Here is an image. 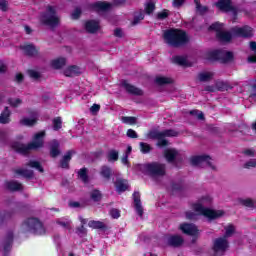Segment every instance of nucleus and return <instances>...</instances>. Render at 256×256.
Here are the masks:
<instances>
[{"instance_id":"1","label":"nucleus","mask_w":256,"mask_h":256,"mask_svg":"<svg viewBox=\"0 0 256 256\" xmlns=\"http://www.w3.org/2000/svg\"><path fill=\"white\" fill-rule=\"evenodd\" d=\"M213 198L206 195L202 197L197 203L193 204L192 209L194 212H186V218L194 220L203 215L208 221H213V219H221L225 217V211L223 210H213L205 207V205H211Z\"/></svg>"},{"instance_id":"2","label":"nucleus","mask_w":256,"mask_h":256,"mask_svg":"<svg viewBox=\"0 0 256 256\" xmlns=\"http://www.w3.org/2000/svg\"><path fill=\"white\" fill-rule=\"evenodd\" d=\"M210 31L216 32V37L221 41L222 43H229L233 37H253V28L250 26H244V27H234L232 28V33L229 31L223 30V24L219 22H215L209 27Z\"/></svg>"},{"instance_id":"3","label":"nucleus","mask_w":256,"mask_h":256,"mask_svg":"<svg viewBox=\"0 0 256 256\" xmlns=\"http://www.w3.org/2000/svg\"><path fill=\"white\" fill-rule=\"evenodd\" d=\"M44 139H45V131H41L34 135L33 141L28 145L21 144L19 142H14L12 144V149H15L17 153H21L22 155H27V153H29V151L31 150L40 149V147H43Z\"/></svg>"},{"instance_id":"4","label":"nucleus","mask_w":256,"mask_h":256,"mask_svg":"<svg viewBox=\"0 0 256 256\" xmlns=\"http://www.w3.org/2000/svg\"><path fill=\"white\" fill-rule=\"evenodd\" d=\"M163 37L165 43L171 45V47H181V45H185L189 41L187 34L179 29L166 30Z\"/></svg>"},{"instance_id":"5","label":"nucleus","mask_w":256,"mask_h":256,"mask_svg":"<svg viewBox=\"0 0 256 256\" xmlns=\"http://www.w3.org/2000/svg\"><path fill=\"white\" fill-rule=\"evenodd\" d=\"M21 233H33V235H45L47 230L41 222L37 218H28L24 220L20 226Z\"/></svg>"},{"instance_id":"6","label":"nucleus","mask_w":256,"mask_h":256,"mask_svg":"<svg viewBox=\"0 0 256 256\" xmlns=\"http://www.w3.org/2000/svg\"><path fill=\"white\" fill-rule=\"evenodd\" d=\"M138 169L146 175H152V177H163L165 175V166L158 162L139 164Z\"/></svg>"},{"instance_id":"7","label":"nucleus","mask_w":256,"mask_h":256,"mask_svg":"<svg viewBox=\"0 0 256 256\" xmlns=\"http://www.w3.org/2000/svg\"><path fill=\"white\" fill-rule=\"evenodd\" d=\"M165 137H177V132L174 130H164L162 132L152 130L147 134L148 139H157L158 147H166V145H168V142L165 139Z\"/></svg>"},{"instance_id":"8","label":"nucleus","mask_w":256,"mask_h":256,"mask_svg":"<svg viewBox=\"0 0 256 256\" xmlns=\"http://www.w3.org/2000/svg\"><path fill=\"white\" fill-rule=\"evenodd\" d=\"M204 59L208 61H221V63H229L233 61V53L225 50H212L205 54Z\"/></svg>"},{"instance_id":"9","label":"nucleus","mask_w":256,"mask_h":256,"mask_svg":"<svg viewBox=\"0 0 256 256\" xmlns=\"http://www.w3.org/2000/svg\"><path fill=\"white\" fill-rule=\"evenodd\" d=\"M40 21L49 27H57L59 25V16L55 12V7L48 6L46 13L40 16Z\"/></svg>"},{"instance_id":"10","label":"nucleus","mask_w":256,"mask_h":256,"mask_svg":"<svg viewBox=\"0 0 256 256\" xmlns=\"http://www.w3.org/2000/svg\"><path fill=\"white\" fill-rule=\"evenodd\" d=\"M216 7L224 13H229L232 16V21L235 22L239 13V8L233 6V2H231V0H218Z\"/></svg>"},{"instance_id":"11","label":"nucleus","mask_w":256,"mask_h":256,"mask_svg":"<svg viewBox=\"0 0 256 256\" xmlns=\"http://www.w3.org/2000/svg\"><path fill=\"white\" fill-rule=\"evenodd\" d=\"M191 163L196 167H210V169H215L213 159L207 155L194 156L191 158Z\"/></svg>"},{"instance_id":"12","label":"nucleus","mask_w":256,"mask_h":256,"mask_svg":"<svg viewBox=\"0 0 256 256\" xmlns=\"http://www.w3.org/2000/svg\"><path fill=\"white\" fill-rule=\"evenodd\" d=\"M29 116H24L20 119V125H24L25 127H33V125H37V121H39V112L37 110H29Z\"/></svg>"},{"instance_id":"13","label":"nucleus","mask_w":256,"mask_h":256,"mask_svg":"<svg viewBox=\"0 0 256 256\" xmlns=\"http://www.w3.org/2000/svg\"><path fill=\"white\" fill-rule=\"evenodd\" d=\"M229 249V242L227 238L221 237L214 241L213 251L215 256L223 255Z\"/></svg>"},{"instance_id":"14","label":"nucleus","mask_w":256,"mask_h":256,"mask_svg":"<svg viewBox=\"0 0 256 256\" xmlns=\"http://www.w3.org/2000/svg\"><path fill=\"white\" fill-rule=\"evenodd\" d=\"M123 3H125V0H115L113 4L108 2H96L92 5V9H94V11H111L113 7L123 5Z\"/></svg>"},{"instance_id":"15","label":"nucleus","mask_w":256,"mask_h":256,"mask_svg":"<svg viewBox=\"0 0 256 256\" xmlns=\"http://www.w3.org/2000/svg\"><path fill=\"white\" fill-rule=\"evenodd\" d=\"M180 231L185 233V235H190L191 237H197L199 235V229L194 224L183 223L179 226Z\"/></svg>"},{"instance_id":"16","label":"nucleus","mask_w":256,"mask_h":256,"mask_svg":"<svg viewBox=\"0 0 256 256\" xmlns=\"http://www.w3.org/2000/svg\"><path fill=\"white\" fill-rule=\"evenodd\" d=\"M62 73L65 77H77V75H81V73H83V69L79 66L72 65L66 67Z\"/></svg>"},{"instance_id":"17","label":"nucleus","mask_w":256,"mask_h":256,"mask_svg":"<svg viewBox=\"0 0 256 256\" xmlns=\"http://www.w3.org/2000/svg\"><path fill=\"white\" fill-rule=\"evenodd\" d=\"M165 241L170 247H180V245H183V237L181 235H167Z\"/></svg>"},{"instance_id":"18","label":"nucleus","mask_w":256,"mask_h":256,"mask_svg":"<svg viewBox=\"0 0 256 256\" xmlns=\"http://www.w3.org/2000/svg\"><path fill=\"white\" fill-rule=\"evenodd\" d=\"M122 87L123 89H125V91H127V93H130V95H138V96L143 95V90L135 87L134 85H131L127 81L122 82Z\"/></svg>"},{"instance_id":"19","label":"nucleus","mask_w":256,"mask_h":256,"mask_svg":"<svg viewBox=\"0 0 256 256\" xmlns=\"http://www.w3.org/2000/svg\"><path fill=\"white\" fill-rule=\"evenodd\" d=\"M114 185L118 193H123L124 191H127V189H129V182L121 177H118L116 179Z\"/></svg>"},{"instance_id":"20","label":"nucleus","mask_w":256,"mask_h":256,"mask_svg":"<svg viewBox=\"0 0 256 256\" xmlns=\"http://www.w3.org/2000/svg\"><path fill=\"white\" fill-rule=\"evenodd\" d=\"M229 89H231V86H229V84L223 81H219L216 83V87L208 86L206 88V91H210V93H214V91H229Z\"/></svg>"},{"instance_id":"21","label":"nucleus","mask_w":256,"mask_h":256,"mask_svg":"<svg viewBox=\"0 0 256 256\" xmlns=\"http://www.w3.org/2000/svg\"><path fill=\"white\" fill-rule=\"evenodd\" d=\"M133 200L136 213H138L140 217H143V207L141 206V195L139 192H134Z\"/></svg>"},{"instance_id":"22","label":"nucleus","mask_w":256,"mask_h":256,"mask_svg":"<svg viewBox=\"0 0 256 256\" xmlns=\"http://www.w3.org/2000/svg\"><path fill=\"white\" fill-rule=\"evenodd\" d=\"M21 49L26 55H29L30 57H35V55L39 53V50L33 44H25L21 46Z\"/></svg>"},{"instance_id":"23","label":"nucleus","mask_w":256,"mask_h":256,"mask_svg":"<svg viewBox=\"0 0 256 256\" xmlns=\"http://www.w3.org/2000/svg\"><path fill=\"white\" fill-rule=\"evenodd\" d=\"M67 65V59L63 57L55 58L51 61V67L53 69H63Z\"/></svg>"},{"instance_id":"24","label":"nucleus","mask_w":256,"mask_h":256,"mask_svg":"<svg viewBox=\"0 0 256 256\" xmlns=\"http://www.w3.org/2000/svg\"><path fill=\"white\" fill-rule=\"evenodd\" d=\"M173 63H176V65H181V67H191V63L185 56H174Z\"/></svg>"},{"instance_id":"25","label":"nucleus","mask_w":256,"mask_h":256,"mask_svg":"<svg viewBox=\"0 0 256 256\" xmlns=\"http://www.w3.org/2000/svg\"><path fill=\"white\" fill-rule=\"evenodd\" d=\"M85 29L88 31V33H96V31H99V22L90 20L86 22Z\"/></svg>"},{"instance_id":"26","label":"nucleus","mask_w":256,"mask_h":256,"mask_svg":"<svg viewBox=\"0 0 256 256\" xmlns=\"http://www.w3.org/2000/svg\"><path fill=\"white\" fill-rule=\"evenodd\" d=\"M11 112L9 111V108H5V110L0 114V123L3 125L10 123L11 121Z\"/></svg>"},{"instance_id":"27","label":"nucleus","mask_w":256,"mask_h":256,"mask_svg":"<svg viewBox=\"0 0 256 256\" xmlns=\"http://www.w3.org/2000/svg\"><path fill=\"white\" fill-rule=\"evenodd\" d=\"M79 221L82 224V226L76 230V233L80 237H85V235H87V229H85V226L83 225H87V219H84L81 216H79Z\"/></svg>"},{"instance_id":"28","label":"nucleus","mask_w":256,"mask_h":256,"mask_svg":"<svg viewBox=\"0 0 256 256\" xmlns=\"http://www.w3.org/2000/svg\"><path fill=\"white\" fill-rule=\"evenodd\" d=\"M59 153V142L57 140H53L50 144V155L51 157H57Z\"/></svg>"},{"instance_id":"29","label":"nucleus","mask_w":256,"mask_h":256,"mask_svg":"<svg viewBox=\"0 0 256 256\" xmlns=\"http://www.w3.org/2000/svg\"><path fill=\"white\" fill-rule=\"evenodd\" d=\"M178 152L175 149H167L165 151V158L169 163H173L175 161V157H177Z\"/></svg>"},{"instance_id":"30","label":"nucleus","mask_w":256,"mask_h":256,"mask_svg":"<svg viewBox=\"0 0 256 256\" xmlns=\"http://www.w3.org/2000/svg\"><path fill=\"white\" fill-rule=\"evenodd\" d=\"M6 187L10 191H21V189H23V186L21 184H19V182H16V181L7 182Z\"/></svg>"},{"instance_id":"31","label":"nucleus","mask_w":256,"mask_h":256,"mask_svg":"<svg viewBox=\"0 0 256 256\" xmlns=\"http://www.w3.org/2000/svg\"><path fill=\"white\" fill-rule=\"evenodd\" d=\"M73 156V151H69L65 154L61 161V167L62 169H67L69 167V162L71 161V157Z\"/></svg>"},{"instance_id":"32","label":"nucleus","mask_w":256,"mask_h":256,"mask_svg":"<svg viewBox=\"0 0 256 256\" xmlns=\"http://www.w3.org/2000/svg\"><path fill=\"white\" fill-rule=\"evenodd\" d=\"M155 82L157 83V85H169L173 83V79L165 76H157Z\"/></svg>"},{"instance_id":"33","label":"nucleus","mask_w":256,"mask_h":256,"mask_svg":"<svg viewBox=\"0 0 256 256\" xmlns=\"http://www.w3.org/2000/svg\"><path fill=\"white\" fill-rule=\"evenodd\" d=\"M56 223L64 229H71V220H69V218H59L58 220H56Z\"/></svg>"},{"instance_id":"34","label":"nucleus","mask_w":256,"mask_h":256,"mask_svg":"<svg viewBox=\"0 0 256 256\" xmlns=\"http://www.w3.org/2000/svg\"><path fill=\"white\" fill-rule=\"evenodd\" d=\"M88 226L91 227L92 229H105V223L101 221H89Z\"/></svg>"},{"instance_id":"35","label":"nucleus","mask_w":256,"mask_h":256,"mask_svg":"<svg viewBox=\"0 0 256 256\" xmlns=\"http://www.w3.org/2000/svg\"><path fill=\"white\" fill-rule=\"evenodd\" d=\"M239 203L240 205L248 207L249 209H253V207H255V202L251 198L240 199Z\"/></svg>"},{"instance_id":"36","label":"nucleus","mask_w":256,"mask_h":256,"mask_svg":"<svg viewBox=\"0 0 256 256\" xmlns=\"http://www.w3.org/2000/svg\"><path fill=\"white\" fill-rule=\"evenodd\" d=\"M100 175L104 179H111V168L108 166H103L100 170Z\"/></svg>"},{"instance_id":"37","label":"nucleus","mask_w":256,"mask_h":256,"mask_svg":"<svg viewBox=\"0 0 256 256\" xmlns=\"http://www.w3.org/2000/svg\"><path fill=\"white\" fill-rule=\"evenodd\" d=\"M78 177L83 183H89V177L87 176V168H82L78 171Z\"/></svg>"},{"instance_id":"38","label":"nucleus","mask_w":256,"mask_h":256,"mask_svg":"<svg viewBox=\"0 0 256 256\" xmlns=\"http://www.w3.org/2000/svg\"><path fill=\"white\" fill-rule=\"evenodd\" d=\"M6 245L4 246L5 251L11 249V243H13V232H8L6 235Z\"/></svg>"},{"instance_id":"39","label":"nucleus","mask_w":256,"mask_h":256,"mask_svg":"<svg viewBox=\"0 0 256 256\" xmlns=\"http://www.w3.org/2000/svg\"><path fill=\"white\" fill-rule=\"evenodd\" d=\"M199 81H210V79H213V73L212 72H202L198 75Z\"/></svg>"},{"instance_id":"40","label":"nucleus","mask_w":256,"mask_h":256,"mask_svg":"<svg viewBox=\"0 0 256 256\" xmlns=\"http://www.w3.org/2000/svg\"><path fill=\"white\" fill-rule=\"evenodd\" d=\"M17 175H21L22 177H26L30 179V177H33V171L26 170V169H18L16 170Z\"/></svg>"},{"instance_id":"41","label":"nucleus","mask_w":256,"mask_h":256,"mask_svg":"<svg viewBox=\"0 0 256 256\" xmlns=\"http://www.w3.org/2000/svg\"><path fill=\"white\" fill-rule=\"evenodd\" d=\"M119 159V152L117 150H110L108 152V161L115 162Z\"/></svg>"},{"instance_id":"42","label":"nucleus","mask_w":256,"mask_h":256,"mask_svg":"<svg viewBox=\"0 0 256 256\" xmlns=\"http://www.w3.org/2000/svg\"><path fill=\"white\" fill-rule=\"evenodd\" d=\"M63 125V121L61 120V117H56L53 119V129L54 131H59Z\"/></svg>"},{"instance_id":"43","label":"nucleus","mask_w":256,"mask_h":256,"mask_svg":"<svg viewBox=\"0 0 256 256\" xmlns=\"http://www.w3.org/2000/svg\"><path fill=\"white\" fill-rule=\"evenodd\" d=\"M122 123H125L126 125H135L137 123V118L136 117H122L121 118Z\"/></svg>"},{"instance_id":"44","label":"nucleus","mask_w":256,"mask_h":256,"mask_svg":"<svg viewBox=\"0 0 256 256\" xmlns=\"http://www.w3.org/2000/svg\"><path fill=\"white\" fill-rule=\"evenodd\" d=\"M28 166L32 169H37V171H39L40 173H43V167L38 161H30Z\"/></svg>"},{"instance_id":"45","label":"nucleus","mask_w":256,"mask_h":256,"mask_svg":"<svg viewBox=\"0 0 256 256\" xmlns=\"http://www.w3.org/2000/svg\"><path fill=\"white\" fill-rule=\"evenodd\" d=\"M225 239H227V237H231V235H233V233H235V226L229 224L228 226L225 227Z\"/></svg>"},{"instance_id":"46","label":"nucleus","mask_w":256,"mask_h":256,"mask_svg":"<svg viewBox=\"0 0 256 256\" xmlns=\"http://www.w3.org/2000/svg\"><path fill=\"white\" fill-rule=\"evenodd\" d=\"M8 103L11 107H19L23 101L19 98H10L8 99Z\"/></svg>"},{"instance_id":"47","label":"nucleus","mask_w":256,"mask_h":256,"mask_svg":"<svg viewBox=\"0 0 256 256\" xmlns=\"http://www.w3.org/2000/svg\"><path fill=\"white\" fill-rule=\"evenodd\" d=\"M145 11L148 15H151V13H153V11H155V3L153 2H147L145 4Z\"/></svg>"},{"instance_id":"48","label":"nucleus","mask_w":256,"mask_h":256,"mask_svg":"<svg viewBox=\"0 0 256 256\" xmlns=\"http://www.w3.org/2000/svg\"><path fill=\"white\" fill-rule=\"evenodd\" d=\"M140 151L141 153H149L151 151V145L145 143V142H140Z\"/></svg>"},{"instance_id":"49","label":"nucleus","mask_w":256,"mask_h":256,"mask_svg":"<svg viewBox=\"0 0 256 256\" xmlns=\"http://www.w3.org/2000/svg\"><path fill=\"white\" fill-rule=\"evenodd\" d=\"M90 197L93 201H101V192L99 190H93L90 193Z\"/></svg>"},{"instance_id":"50","label":"nucleus","mask_w":256,"mask_h":256,"mask_svg":"<svg viewBox=\"0 0 256 256\" xmlns=\"http://www.w3.org/2000/svg\"><path fill=\"white\" fill-rule=\"evenodd\" d=\"M190 115H193L194 117H197V119H199L200 121L205 119V117L203 115V112H201L199 110L190 111Z\"/></svg>"},{"instance_id":"51","label":"nucleus","mask_w":256,"mask_h":256,"mask_svg":"<svg viewBox=\"0 0 256 256\" xmlns=\"http://www.w3.org/2000/svg\"><path fill=\"white\" fill-rule=\"evenodd\" d=\"M169 17V10H163L157 13V19L163 21V19H167Z\"/></svg>"},{"instance_id":"52","label":"nucleus","mask_w":256,"mask_h":256,"mask_svg":"<svg viewBox=\"0 0 256 256\" xmlns=\"http://www.w3.org/2000/svg\"><path fill=\"white\" fill-rule=\"evenodd\" d=\"M143 19H145V14H143V12H140L138 15L134 16L132 25H137V23H139V21H143Z\"/></svg>"},{"instance_id":"53","label":"nucleus","mask_w":256,"mask_h":256,"mask_svg":"<svg viewBox=\"0 0 256 256\" xmlns=\"http://www.w3.org/2000/svg\"><path fill=\"white\" fill-rule=\"evenodd\" d=\"M245 169H253L256 167V159H251L244 164Z\"/></svg>"},{"instance_id":"54","label":"nucleus","mask_w":256,"mask_h":256,"mask_svg":"<svg viewBox=\"0 0 256 256\" xmlns=\"http://www.w3.org/2000/svg\"><path fill=\"white\" fill-rule=\"evenodd\" d=\"M28 75L31 79H39L41 77V74L35 70H28Z\"/></svg>"},{"instance_id":"55","label":"nucleus","mask_w":256,"mask_h":256,"mask_svg":"<svg viewBox=\"0 0 256 256\" xmlns=\"http://www.w3.org/2000/svg\"><path fill=\"white\" fill-rule=\"evenodd\" d=\"M195 4H196V9L197 11H199V13H206L207 7L201 6V4L199 3V0H195Z\"/></svg>"},{"instance_id":"56","label":"nucleus","mask_w":256,"mask_h":256,"mask_svg":"<svg viewBox=\"0 0 256 256\" xmlns=\"http://www.w3.org/2000/svg\"><path fill=\"white\" fill-rule=\"evenodd\" d=\"M110 215L112 219H119L121 217V212L118 209H112Z\"/></svg>"},{"instance_id":"57","label":"nucleus","mask_w":256,"mask_h":256,"mask_svg":"<svg viewBox=\"0 0 256 256\" xmlns=\"http://www.w3.org/2000/svg\"><path fill=\"white\" fill-rule=\"evenodd\" d=\"M126 135L127 137H130V139H137L138 137L137 132H135L133 129H128Z\"/></svg>"},{"instance_id":"58","label":"nucleus","mask_w":256,"mask_h":256,"mask_svg":"<svg viewBox=\"0 0 256 256\" xmlns=\"http://www.w3.org/2000/svg\"><path fill=\"white\" fill-rule=\"evenodd\" d=\"M80 15H81V9L76 8V9L72 12L71 17H72V19H79Z\"/></svg>"},{"instance_id":"59","label":"nucleus","mask_w":256,"mask_h":256,"mask_svg":"<svg viewBox=\"0 0 256 256\" xmlns=\"http://www.w3.org/2000/svg\"><path fill=\"white\" fill-rule=\"evenodd\" d=\"M101 109V106L99 104H94L91 108L90 111L91 113H99V110Z\"/></svg>"},{"instance_id":"60","label":"nucleus","mask_w":256,"mask_h":256,"mask_svg":"<svg viewBox=\"0 0 256 256\" xmlns=\"http://www.w3.org/2000/svg\"><path fill=\"white\" fill-rule=\"evenodd\" d=\"M0 9H1V11L7 10V1L6 0H0Z\"/></svg>"},{"instance_id":"61","label":"nucleus","mask_w":256,"mask_h":256,"mask_svg":"<svg viewBox=\"0 0 256 256\" xmlns=\"http://www.w3.org/2000/svg\"><path fill=\"white\" fill-rule=\"evenodd\" d=\"M115 37H123V30L121 28H117L114 30Z\"/></svg>"},{"instance_id":"62","label":"nucleus","mask_w":256,"mask_h":256,"mask_svg":"<svg viewBox=\"0 0 256 256\" xmlns=\"http://www.w3.org/2000/svg\"><path fill=\"white\" fill-rule=\"evenodd\" d=\"M123 165H129V156L125 154V156L121 159Z\"/></svg>"},{"instance_id":"63","label":"nucleus","mask_w":256,"mask_h":256,"mask_svg":"<svg viewBox=\"0 0 256 256\" xmlns=\"http://www.w3.org/2000/svg\"><path fill=\"white\" fill-rule=\"evenodd\" d=\"M185 2V0H174V7H181V5H183V3Z\"/></svg>"},{"instance_id":"64","label":"nucleus","mask_w":256,"mask_h":256,"mask_svg":"<svg viewBox=\"0 0 256 256\" xmlns=\"http://www.w3.org/2000/svg\"><path fill=\"white\" fill-rule=\"evenodd\" d=\"M248 63H256V55L249 56Z\"/></svg>"}]
</instances>
